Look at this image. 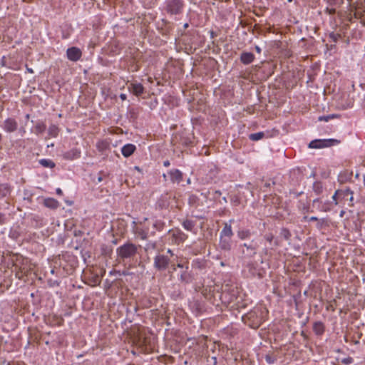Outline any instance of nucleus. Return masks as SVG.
Instances as JSON below:
<instances>
[{"label":"nucleus","mask_w":365,"mask_h":365,"mask_svg":"<svg viewBox=\"0 0 365 365\" xmlns=\"http://www.w3.org/2000/svg\"><path fill=\"white\" fill-rule=\"evenodd\" d=\"M234 220H230L224 224V227L220 233L219 247L225 252H230L232 245V236L234 235L231 223Z\"/></svg>","instance_id":"1"},{"label":"nucleus","mask_w":365,"mask_h":365,"mask_svg":"<svg viewBox=\"0 0 365 365\" xmlns=\"http://www.w3.org/2000/svg\"><path fill=\"white\" fill-rule=\"evenodd\" d=\"M184 4L182 0H167L165 2V11L170 15H178L182 13Z\"/></svg>","instance_id":"2"},{"label":"nucleus","mask_w":365,"mask_h":365,"mask_svg":"<svg viewBox=\"0 0 365 365\" xmlns=\"http://www.w3.org/2000/svg\"><path fill=\"white\" fill-rule=\"evenodd\" d=\"M257 247V243L254 240L249 243L245 242L240 246L242 249V255L247 258H251L256 255Z\"/></svg>","instance_id":"3"},{"label":"nucleus","mask_w":365,"mask_h":365,"mask_svg":"<svg viewBox=\"0 0 365 365\" xmlns=\"http://www.w3.org/2000/svg\"><path fill=\"white\" fill-rule=\"evenodd\" d=\"M338 143L339 140L336 139H316L309 143V148L315 149L327 148Z\"/></svg>","instance_id":"4"},{"label":"nucleus","mask_w":365,"mask_h":365,"mask_svg":"<svg viewBox=\"0 0 365 365\" xmlns=\"http://www.w3.org/2000/svg\"><path fill=\"white\" fill-rule=\"evenodd\" d=\"M163 177L165 182L179 183L182 180V173L178 169H173L164 173Z\"/></svg>","instance_id":"5"},{"label":"nucleus","mask_w":365,"mask_h":365,"mask_svg":"<svg viewBox=\"0 0 365 365\" xmlns=\"http://www.w3.org/2000/svg\"><path fill=\"white\" fill-rule=\"evenodd\" d=\"M136 247L132 244L124 245L117 250L118 256L122 258H128L134 255L136 252Z\"/></svg>","instance_id":"6"},{"label":"nucleus","mask_w":365,"mask_h":365,"mask_svg":"<svg viewBox=\"0 0 365 365\" xmlns=\"http://www.w3.org/2000/svg\"><path fill=\"white\" fill-rule=\"evenodd\" d=\"M67 57L70 61H76L81 56V51L76 47H71L68 48L66 51Z\"/></svg>","instance_id":"7"},{"label":"nucleus","mask_w":365,"mask_h":365,"mask_svg":"<svg viewBox=\"0 0 365 365\" xmlns=\"http://www.w3.org/2000/svg\"><path fill=\"white\" fill-rule=\"evenodd\" d=\"M2 128L6 132H14L17 128V123L14 119L8 118L4 122Z\"/></svg>","instance_id":"8"},{"label":"nucleus","mask_w":365,"mask_h":365,"mask_svg":"<svg viewBox=\"0 0 365 365\" xmlns=\"http://www.w3.org/2000/svg\"><path fill=\"white\" fill-rule=\"evenodd\" d=\"M128 89L134 95L138 96L143 93V87L140 83H132L128 85Z\"/></svg>","instance_id":"9"},{"label":"nucleus","mask_w":365,"mask_h":365,"mask_svg":"<svg viewBox=\"0 0 365 365\" xmlns=\"http://www.w3.org/2000/svg\"><path fill=\"white\" fill-rule=\"evenodd\" d=\"M255 60V55L250 52H242L240 55V61L243 64L248 65Z\"/></svg>","instance_id":"10"},{"label":"nucleus","mask_w":365,"mask_h":365,"mask_svg":"<svg viewBox=\"0 0 365 365\" xmlns=\"http://www.w3.org/2000/svg\"><path fill=\"white\" fill-rule=\"evenodd\" d=\"M135 148H136L133 144L128 143V144L125 145L122 148L121 152L124 157L128 158V157L130 156L134 153V151L135 150Z\"/></svg>","instance_id":"11"},{"label":"nucleus","mask_w":365,"mask_h":365,"mask_svg":"<svg viewBox=\"0 0 365 365\" xmlns=\"http://www.w3.org/2000/svg\"><path fill=\"white\" fill-rule=\"evenodd\" d=\"M201 195L207 199L217 200L221 195V192L220 190H215L212 192L210 190H207L206 192H202Z\"/></svg>","instance_id":"12"},{"label":"nucleus","mask_w":365,"mask_h":365,"mask_svg":"<svg viewBox=\"0 0 365 365\" xmlns=\"http://www.w3.org/2000/svg\"><path fill=\"white\" fill-rule=\"evenodd\" d=\"M251 234L252 232L249 229L240 228L237 231V236L241 240H245L250 238Z\"/></svg>","instance_id":"13"},{"label":"nucleus","mask_w":365,"mask_h":365,"mask_svg":"<svg viewBox=\"0 0 365 365\" xmlns=\"http://www.w3.org/2000/svg\"><path fill=\"white\" fill-rule=\"evenodd\" d=\"M313 331L318 336L322 335L325 331L324 324L322 322H314L313 324Z\"/></svg>","instance_id":"14"},{"label":"nucleus","mask_w":365,"mask_h":365,"mask_svg":"<svg viewBox=\"0 0 365 365\" xmlns=\"http://www.w3.org/2000/svg\"><path fill=\"white\" fill-rule=\"evenodd\" d=\"M133 231L135 235H138L141 239H145L146 234L143 231L141 225H137L135 222H133Z\"/></svg>","instance_id":"15"},{"label":"nucleus","mask_w":365,"mask_h":365,"mask_svg":"<svg viewBox=\"0 0 365 365\" xmlns=\"http://www.w3.org/2000/svg\"><path fill=\"white\" fill-rule=\"evenodd\" d=\"M297 208L302 213H307L309 212V205L307 202H304L302 200H299L297 202Z\"/></svg>","instance_id":"16"},{"label":"nucleus","mask_w":365,"mask_h":365,"mask_svg":"<svg viewBox=\"0 0 365 365\" xmlns=\"http://www.w3.org/2000/svg\"><path fill=\"white\" fill-rule=\"evenodd\" d=\"M337 190L339 192V198H340V200H346L349 195H353V191H351L349 188Z\"/></svg>","instance_id":"17"},{"label":"nucleus","mask_w":365,"mask_h":365,"mask_svg":"<svg viewBox=\"0 0 365 365\" xmlns=\"http://www.w3.org/2000/svg\"><path fill=\"white\" fill-rule=\"evenodd\" d=\"M44 205L50 208H56L58 206V202L53 198H47L44 200Z\"/></svg>","instance_id":"18"},{"label":"nucleus","mask_w":365,"mask_h":365,"mask_svg":"<svg viewBox=\"0 0 365 365\" xmlns=\"http://www.w3.org/2000/svg\"><path fill=\"white\" fill-rule=\"evenodd\" d=\"M199 200V198L195 195H191L188 199L189 204L195 207H197L200 205Z\"/></svg>","instance_id":"19"},{"label":"nucleus","mask_w":365,"mask_h":365,"mask_svg":"<svg viewBox=\"0 0 365 365\" xmlns=\"http://www.w3.org/2000/svg\"><path fill=\"white\" fill-rule=\"evenodd\" d=\"M264 136V132H258L255 133H252L249 135V138L252 141H257L262 139Z\"/></svg>","instance_id":"20"},{"label":"nucleus","mask_w":365,"mask_h":365,"mask_svg":"<svg viewBox=\"0 0 365 365\" xmlns=\"http://www.w3.org/2000/svg\"><path fill=\"white\" fill-rule=\"evenodd\" d=\"M313 190L317 195L321 194L322 192V191H323L322 183L321 182H318V181L314 182V184H313Z\"/></svg>","instance_id":"21"},{"label":"nucleus","mask_w":365,"mask_h":365,"mask_svg":"<svg viewBox=\"0 0 365 365\" xmlns=\"http://www.w3.org/2000/svg\"><path fill=\"white\" fill-rule=\"evenodd\" d=\"M182 226L186 230L192 231V229L194 228L195 226V223L192 220H186L183 222Z\"/></svg>","instance_id":"22"},{"label":"nucleus","mask_w":365,"mask_h":365,"mask_svg":"<svg viewBox=\"0 0 365 365\" xmlns=\"http://www.w3.org/2000/svg\"><path fill=\"white\" fill-rule=\"evenodd\" d=\"M39 163L43 165V167H46V168H52L54 167L55 164L53 161H51V160H47V159H41L39 160Z\"/></svg>","instance_id":"23"},{"label":"nucleus","mask_w":365,"mask_h":365,"mask_svg":"<svg viewBox=\"0 0 365 365\" xmlns=\"http://www.w3.org/2000/svg\"><path fill=\"white\" fill-rule=\"evenodd\" d=\"M333 205L334 204L332 202L327 201L322 205V207L320 208V210L323 212H329L333 207Z\"/></svg>","instance_id":"24"},{"label":"nucleus","mask_w":365,"mask_h":365,"mask_svg":"<svg viewBox=\"0 0 365 365\" xmlns=\"http://www.w3.org/2000/svg\"><path fill=\"white\" fill-rule=\"evenodd\" d=\"M280 236L284 240H288L291 237L292 235L288 229L282 228L280 231Z\"/></svg>","instance_id":"25"},{"label":"nucleus","mask_w":365,"mask_h":365,"mask_svg":"<svg viewBox=\"0 0 365 365\" xmlns=\"http://www.w3.org/2000/svg\"><path fill=\"white\" fill-rule=\"evenodd\" d=\"M329 38L334 43H336L339 38H341V36L339 34H335L334 32H331L329 34Z\"/></svg>","instance_id":"26"},{"label":"nucleus","mask_w":365,"mask_h":365,"mask_svg":"<svg viewBox=\"0 0 365 365\" xmlns=\"http://www.w3.org/2000/svg\"><path fill=\"white\" fill-rule=\"evenodd\" d=\"M277 360V358L272 355H270V354H267L265 356V361L267 363L269 364H274Z\"/></svg>","instance_id":"27"},{"label":"nucleus","mask_w":365,"mask_h":365,"mask_svg":"<svg viewBox=\"0 0 365 365\" xmlns=\"http://www.w3.org/2000/svg\"><path fill=\"white\" fill-rule=\"evenodd\" d=\"M339 192L338 190H336V191H335V192H334V194L333 195V196H332V197H331V199H332V201H331V202H333V204H334V205H338V203H339V202H338V199H339Z\"/></svg>","instance_id":"28"},{"label":"nucleus","mask_w":365,"mask_h":365,"mask_svg":"<svg viewBox=\"0 0 365 365\" xmlns=\"http://www.w3.org/2000/svg\"><path fill=\"white\" fill-rule=\"evenodd\" d=\"M160 262H161V269L163 268H165V267H168V262L164 256H161Z\"/></svg>","instance_id":"29"},{"label":"nucleus","mask_w":365,"mask_h":365,"mask_svg":"<svg viewBox=\"0 0 365 365\" xmlns=\"http://www.w3.org/2000/svg\"><path fill=\"white\" fill-rule=\"evenodd\" d=\"M334 118V115H324L319 117V120L328 121L329 119Z\"/></svg>","instance_id":"30"},{"label":"nucleus","mask_w":365,"mask_h":365,"mask_svg":"<svg viewBox=\"0 0 365 365\" xmlns=\"http://www.w3.org/2000/svg\"><path fill=\"white\" fill-rule=\"evenodd\" d=\"M325 223L324 219H319L317 220V229L320 230L323 227Z\"/></svg>","instance_id":"31"},{"label":"nucleus","mask_w":365,"mask_h":365,"mask_svg":"<svg viewBox=\"0 0 365 365\" xmlns=\"http://www.w3.org/2000/svg\"><path fill=\"white\" fill-rule=\"evenodd\" d=\"M319 219L317 217L312 216L309 217L308 216L305 215L303 217L304 221H317Z\"/></svg>","instance_id":"32"},{"label":"nucleus","mask_w":365,"mask_h":365,"mask_svg":"<svg viewBox=\"0 0 365 365\" xmlns=\"http://www.w3.org/2000/svg\"><path fill=\"white\" fill-rule=\"evenodd\" d=\"M49 132L51 135L56 136V135L57 133V128L56 126L51 127L49 129Z\"/></svg>","instance_id":"33"},{"label":"nucleus","mask_w":365,"mask_h":365,"mask_svg":"<svg viewBox=\"0 0 365 365\" xmlns=\"http://www.w3.org/2000/svg\"><path fill=\"white\" fill-rule=\"evenodd\" d=\"M257 315V312L256 311H251L250 312H249L247 314V317L249 318V319H254L255 317V316Z\"/></svg>","instance_id":"34"},{"label":"nucleus","mask_w":365,"mask_h":365,"mask_svg":"<svg viewBox=\"0 0 365 365\" xmlns=\"http://www.w3.org/2000/svg\"><path fill=\"white\" fill-rule=\"evenodd\" d=\"M264 238L267 241L271 242L274 238V236L272 235V234H267L264 236Z\"/></svg>","instance_id":"35"},{"label":"nucleus","mask_w":365,"mask_h":365,"mask_svg":"<svg viewBox=\"0 0 365 365\" xmlns=\"http://www.w3.org/2000/svg\"><path fill=\"white\" fill-rule=\"evenodd\" d=\"M352 359L351 358H347V359H344L343 360V363L345 364H351Z\"/></svg>","instance_id":"36"},{"label":"nucleus","mask_w":365,"mask_h":365,"mask_svg":"<svg viewBox=\"0 0 365 365\" xmlns=\"http://www.w3.org/2000/svg\"><path fill=\"white\" fill-rule=\"evenodd\" d=\"M350 202H351V205L353 206V200H354V197H353V195H349V196L347 197V199Z\"/></svg>","instance_id":"37"},{"label":"nucleus","mask_w":365,"mask_h":365,"mask_svg":"<svg viewBox=\"0 0 365 365\" xmlns=\"http://www.w3.org/2000/svg\"><path fill=\"white\" fill-rule=\"evenodd\" d=\"M255 49L258 53L262 52V49L259 46H255Z\"/></svg>","instance_id":"38"},{"label":"nucleus","mask_w":365,"mask_h":365,"mask_svg":"<svg viewBox=\"0 0 365 365\" xmlns=\"http://www.w3.org/2000/svg\"><path fill=\"white\" fill-rule=\"evenodd\" d=\"M56 193L60 195H62V193H63L62 190L61 188H57Z\"/></svg>","instance_id":"39"},{"label":"nucleus","mask_w":365,"mask_h":365,"mask_svg":"<svg viewBox=\"0 0 365 365\" xmlns=\"http://www.w3.org/2000/svg\"><path fill=\"white\" fill-rule=\"evenodd\" d=\"M163 165L165 166V167H168L170 165V162L169 160H165L163 162Z\"/></svg>","instance_id":"40"},{"label":"nucleus","mask_w":365,"mask_h":365,"mask_svg":"<svg viewBox=\"0 0 365 365\" xmlns=\"http://www.w3.org/2000/svg\"><path fill=\"white\" fill-rule=\"evenodd\" d=\"M120 98H121L123 101H124V100H125V99H126V95H125V94H123H123H120Z\"/></svg>","instance_id":"41"},{"label":"nucleus","mask_w":365,"mask_h":365,"mask_svg":"<svg viewBox=\"0 0 365 365\" xmlns=\"http://www.w3.org/2000/svg\"><path fill=\"white\" fill-rule=\"evenodd\" d=\"M294 195H295L296 197H298V196H299L300 195H302V192H294Z\"/></svg>","instance_id":"42"},{"label":"nucleus","mask_w":365,"mask_h":365,"mask_svg":"<svg viewBox=\"0 0 365 365\" xmlns=\"http://www.w3.org/2000/svg\"><path fill=\"white\" fill-rule=\"evenodd\" d=\"M158 262H159V257H158V256H157V257H155V264H156V265H158Z\"/></svg>","instance_id":"43"},{"label":"nucleus","mask_w":365,"mask_h":365,"mask_svg":"<svg viewBox=\"0 0 365 365\" xmlns=\"http://www.w3.org/2000/svg\"><path fill=\"white\" fill-rule=\"evenodd\" d=\"M318 202H319V198H317L313 200V203Z\"/></svg>","instance_id":"44"},{"label":"nucleus","mask_w":365,"mask_h":365,"mask_svg":"<svg viewBox=\"0 0 365 365\" xmlns=\"http://www.w3.org/2000/svg\"><path fill=\"white\" fill-rule=\"evenodd\" d=\"M172 26L169 24L168 29H166V31H168V30L171 29Z\"/></svg>","instance_id":"45"},{"label":"nucleus","mask_w":365,"mask_h":365,"mask_svg":"<svg viewBox=\"0 0 365 365\" xmlns=\"http://www.w3.org/2000/svg\"><path fill=\"white\" fill-rule=\"evenodd\" d=\"M264 186H265V187H269V186H270V183H269V182H266V183L264 184Z\"/></svg>","instance_id":"46"},{"label":"nucleus","mask_w":365,"mask_h":365,"mask_svg":"<svg viewBox=\"0 0 365 365\" xmlns=\"http://www.w3.org/2000/svg\"><path fill=\"white\" fill-rule=\"evenodd\" d=\"M222 200L224 201V202H227V198L225 197H223Z\"/></svg>","instance_id":"47"},{"label":"nucleus","mask_w":365,"mask_h":365,"mask_svg":"<svg viewBox=\"0 0 365 365\" xmlns=\"http://www.w3.org/2000/svg\"><path fill=\"white\" fill-rule=\"evenodd\" d=\"M161 22H163V24H167V21H165L164 19H161Z\"/></svg>","instance_id":"48"},{"label":"nucleus","mask_w":365,"mask_h":365,"mask_svg":"<svg viewBox=\"0 0 365 365\" xmlns=\"http://www.w3.org/2000/svg\"><path fill=\"white\" fill-rule=\"evenodd\" d=\"M187 27H188V24H187V23H186V24H184V28H185V29H187Z\"/></svg>","instance_id":"49"},{"label":"nucleus","mask_w":365,"mask_h":365,"mask_svg":"<svg viewBox=\"0 0 365 365\" xmlns=\"http://www.w3.org/2000/svg\"><path fill=\"white\" fill-rule=\"evenodd\" d=\"M344 211H341V213H340V216L342 217L343 215H344Z\"/></svg>","instance_id":"50"},{"label":"nucleus","mask_w":365,"mask_h":365,"mask_svg":"<svg viewBox=\"0 0 365 365\" xmlns=\"http://www.w3.org/2000/svg\"><path fill=\"white\" fill-rule=\"evenodd\" d=\"M168 252L170 253V255H173V253L170 250H168Z\"/></svg>","instance_id":"51"},{"label":"nucleus","mask_w":365,"mask_h":365,"mask_svg":"<svg viewBox=\"0 0 365 365\" xmlns=\"http://www.w3.org/2000/svg\"><path fill=\"white\" fill-rule=\"evenodd\" d=\"M211 36L213 37L214 36V32L213 31H211Z\"/></svg>","instance_id":"52"},{"label":"nucleus","mask_w":365,"mask_h":365,"mask_svg":"<svg viewBox=\"0 0 365 365\" xmlns=\"http://www.w3.org/2000/svg\"><path fill=\"white\" fill-rule=\"evenodd\" d=\"M364 186H365V175L364 176Z\"/></svg>","instance_id":"53"},{"label":"nucleus","mask_w":365,"mask_h":365,"mask_svg":"<svg viewBox=\"0 0 365 365\" xmlns=\"http://www.w3.org/2000/svg\"><path fill=\"white\" fill-rule=\"evenodd\" d=\"M256 317H257L256 316ZM260 322V319H258V318H257V322Z\"/></svg>","instance_id":"54"},{"label":"nucleus","mask_w":365,"mask_h":365,"mask_svg":"<svg viewBox=\"0 0 365 365\" xmlns=\"http://www.w3.org/2000/svg\"><path fill=\"white\" fill-rule=\"evenodd\" d=\"M160 30H161V33H163V28L162 26L160 28Z\"/></svg>","instance_id":"55"},{"label":"nucleus","mask_w":365,"mask_h":365,"mask_svg":"<svg viewBox=\"0 0 365 365\" xmlns=\"http://www.w3.org/2000/svg\"><path fill=\"white\" fill-rule=\"evenodd\" d=\"M335 12V10L333 9L331 13H334Z\"/></svg>","instance_id":"56"},{"label":"nucleus","mask_w":365,"mask_h":365,"mask_svg":"<svg viewBox=\"0 0 365 365\" xmlns=\"http://www.w3.org/2000/svg\"><path fill=\"white\" fill-rule=\"evenodd\" d=\"M164 356H165L161 355V356H160L161 359H162Z\"/></svg>","instance_id":"57"},{"label":"nucleus","mask_w":365,"mask_h":365,"mask_svg":"<svg viewBox=\"0 0 365 365\" xmlns=\"http://www.w3.org/2000/svg\"><path fill=\"white\" fill-rule=\"evenodd\" d=\"M292 1V0H288V1H289V2H290V1Z\"/></svg>","instance_id":"58"}]
</instances>
